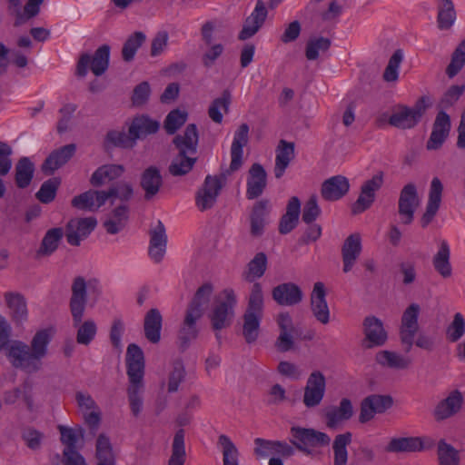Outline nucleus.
<instances>
[{"mask_svg":"<svg viewBox=\"0 0 465 465\" xmlns=\"http://www.w3.org/2000/svg\"><path fill=\"white\" fill-rule=\"evenodd\" d=\"M249 126L247 124H242L236 130L231 147V163L230 170L235 172L242 164V148L248 143Z\"/></svg>","mask_w":465,"mask_h":465,"instance_id":"7c9ffc66","label":"nucleus"},{"mask_svg":"<svg viewBox=\"0 0 465 465\" xmlns=\"http://www.w3.org/2000/svg\"><path fill=\"white\" fill-rule=\"evenodd\" d=\"M272 298L282 306H292L302 301L303 293L301 288L292 282L279 284L272 289Z\"/></svg>","mask_w":465,"mask_h":465,"instance_id":"bb28decb","label":"nucleus"},{"mask_svg":"<svg viewBox=\"0 0 465 465\" xmlns=\"http://www.w3.org/2000/svg\"><path fill=\"white\" fill-rule=\"evenodd\" d=\"M267 185V173L260 163H253L249 170L247 178L246 197L249 200L258 198L262 194Z\"/></svg>","mask_w":465,"mask_h":465,"instance_id":"cd10ccee","label":"nucleus"},{"mask_svg":"<svg viewBox=\"0 0 465 465\" xmlns=\"http://www.w3.org/2000/svg\"><path fill=\"white\" fill-rule=\"evenodd\" d=\"M5 300L14 322L22 324L27 321L28 311L25 297L17 292H6Z\"/></svg>","mask_w":465,"mask_h":465,"instance_id":"72a5a7b5","label":"nucleus"},{"mask_svg":"<svg viewBox=\"0 0 465 465\" xmlns=\"http://www.w3.org/2000/svg\"><path fill=\"white\" fill-rule=\"evenodd\" d=\"M428 99L420 97L412 107L400 105L389 118L391 126L400 129L413 128L420 122L428 107Z\"/></svg>","mask_w":465,"mask_h":465,"instance_id":"6e6552de","label":"nucleus"},{"mask_svg":"<svg viewBox=\"0 0 465 465\" xmlns=\"http://www.w3.org/2000/svg\"><path fill=\"white\" fill-rule=\"evenodd\" d=\"M353 414V408L349 399H342L338 407L326 411V425L331 429L337 428L342 421L349 420Z\"/></svg>","mask_w":465,"mask_h":465,"instance_id":"c9c22d12","label":"nucleus"},{"mask_svg":"<svg viewBox=\"0 0 465 465\" xmlns=\"http://www.w3.org/2000/svg\"><path fill=\"white\" fill-rule=\"evenodd\" d=\"M124 170L122 164H104L93 173L90 183L94 186H102L121 177Z\"/></svg>","mask_w":465,"mask_h":465,"instance_id":"e433bc0d","label":"nucleus"},{"mask_svg":"<svg viewBox=\"0 0 465 465\" xmlns=\"http://www.w3.org/2000/svg\"><path fill=\"white\" fill-rule=\"evenodd\" d=\"M403 60V53L401 49L396 50L391 56L388 64L383 72L385 82H396L399 78V68Z\"/></svg>","mask_w":465,"mask_h":465,"instance_id":"bf43d9fd","label":"nucleus"},{"mask_svg":"<svg viewBox=\"0 0 465 465\" xmlns=\"http://www.w3.org/2000/svg\"><path fill=\"white\" fill-rule=\"evenodd\" d=\"M58 430L61 434V441L64 445V451H67L68 450H77L76 443L79 438L84 436L83 429L78 428L74 430L64 425H59Z\"/></svg>","mask_w":465,"mask_h":465,"instance_id":"13d9d810","label":"nucleus"},{"mask_svg":"<svg viewBox=\"0 0 465 465\" xmlns=\"http://www.w3.org/2000/svg\"><path fill=\"white\" fill-rule=\"evenodd\" d=\"M163 318L157 309H151L145 314L143 330L146 339L152 343H157L161 339Z\"/></svg>","mask_w":465,"mask_h":465,"instance_id":"4c0bfd02","label":"nucleus"},{"mask_svg":"<svg viewBox=\"0 0 465 465\" xmlns=\"http://www.w3.org/2000/svg\"><path fill=\"white\" fill-rule=\"evenodd\" d=\"M349 190V180L345 176L335 175L322 183L321 195L326 201L335 202L347 194Z\"/></svg>","mask_w":465,"mask_h":465,"instance_id":"393cba45","label":"nucleus"},{"mask_svg":"<svg viewBox=\"0 0 465 465\" xmlns=\"http://www.w3.org/2000/svg\"><path fill=\"white\" fill-rule=\"evenodd\" d=\"M465 334V320L461 313L457 312L453 316L451 323L446 330V336L449 341L456 342Z\"/></svg>","mask_w":465,"mask_h":465,"instance_id":"052dcab7","label":"nucleus"},{"mask_svg":"<svg viewBox=\"0 0 465 465\" xmlns=\"http://www.w3.org/2000/svg\"><path fill=\"white\" fill-rule=\"evenodd\" d=\"M443 184L438 177H434L430 185L426 210L420 218V225L426 228L436 216L442 198Z\"/></svg>","mask_w":465,"mask_h":465,"instance_id":"6ab92c4d","label":"nucleus"},{"mask_svg":"<svg viewBox=\"0 0 465 465\" xmlns=\"http://www.w3.org/2000/svg\"><path fill=\"white\" fill-rule=\"evenodd\" d=\"M35 167L28 157H22L15 166V183L19 188L27 187L33 178Z\"/></svg>","mask_w":465,"mask_h":465,"instance_id":"8fccbe9b","label":"nucleus"},{"mask_svg":"<svg viewBox=\"0 0 465 465\" xmlns=\"http://www.w3.org/2000/svg\"><path fill=\"white\" fill-rule=\"evenodd\" d=\"M97 221L94 217L72 219L66 226V240L73 246H79L81 242L96 227Z\"/></svg>","mask_w":465,"mask_h":465,"instance_id":"f3484780","label":"nucleus"},{"mask_svg":"<svg viewBox=\"0 0 465 465\" xmlns=\"http://www.w3.org/2000/svg\"><path fill=\"white\" fill-rule=\"evenodd\" d=\"M128 218L129 208L126 204H122L113 211L111 217L104 223V227L108 233L116 234L125 227Z\"/></svg>","mask_w":465,"mask_h":465,"instance_id":"37998d69","label":"nucleus"},{"mask_svg":"<svg viewBox=\"0 0 465 465\" xmlns=\"http://www.w3.org/2000/svg\"><path fill=\"white\" fill-rule=\"evenodd\" d=\"M267 268V257L264 252H258L248 263V271L245 279L248 282L261 278Z\"/></svg>","mask_w":465,"mask_h":465,"instance_id":"864d4df0","label":"nucleus"},{"mask_svg":"<svg viewBox=\"0 0 465 465\" xmlns=\"http://www.w3.org/2000/svg\"><path fill=\"white\" fill-rule=\"evenodd\" d=\"M60 185V180L57 178H51L44 182L36 193V198L43 203H51L56 195V191Z\"/></svg>","mask_w":465,"mask_h":465,"instance_id":"680f3d73","label":"nucleus"},{"mask_svg":"<svg viewBox=\"0 0 465 465\" xmlns=\"http://www.w3.org/2000/svg\"><path fill=\"white\" fill-rule=\"evenodd\" d=\"M361 239L360 234L353 233L346 238L341 247L343 272L347 273L351 271L356 261L361 255Z\"/></svg>","mask_w":465,"mask_h":465,"instance_id":"c85d7f7f","label":"nucleus"},{"mask_svg":"<svg viewBox=\"0 0 465 465\" xmlns=\"http://www.w3.org/2000/svg\"><path fill=\"white\" fill-rule=\"evenodd\" d=\"M11 327L5 318L0 314V351H6V356L15 368L27 373H35L42 369L43 359L47 355L48 345L52 340L49 329L37 331L30 345L15 340L10 342Z\"/></svg>","mask_w":465,"mask_h":465,"instance_id":"f257e3e1","label":"nucleus"},{"mask_svg":"<svg viewBox=\"0 0 465 465\" xmlns=\"http://www.w3.org/2000/svg\"><path fill=\"white\" fill-rule=\"evenodd\" d=\"M267 9L262 0H258L252 13L245 19L243 27L239 34L240 40H247L253 36L262 26L267 17Z\"/></svg>","mask_w":465,"mask_h":465,"instance_id":"b1692460","label":"nucleus"},{"mask_svg":"<svg viewBox=\"0 0 465 465\" xmlns=\"http://www.w3.org/2000/svg\"><path fill=\"white\" fill-rule=\"evenodd\" d=\"M420 205L417 187L414 183H407L400 193L398 213L403 224H411L414 219L416 209Z\"/></svg>","mask_w":465,"mask_h":465,"instance_id":"4468645a","label":"nucleus"},{"mask_svg":"<svg viewBox=\"0 0 465 465\" xmlns=\"http://www.w3.org/2000/svg\"><path fill=\"white\" fill-rule=\"evenodd\" d=\"M463 396L458 390L452 391L435 406L433 416L436 420L440 421L456 415L462 407Z\"/></svg>","mask_w":465,"mask_h":465,"instance_id":"412c9836","label":"nucleus"},{"mask_svg":"<svg viewBox=\"0 0 465 465\" xmlns=\"http://www.w3.org/2000/svg\"><path fill=\"white\" fill-rule=\"evenodd\" d=\"M438 459L440 465H459L460 456L457 450L443 440L438 444Z\"/></svg>","mask_w":465,"mask_h":465,"instance_id":"4d7b16f0","label":"nucleus"},{"mask_svg":"<svg viewBox=\"0 0 465 465\" xmlns=\"http://www.w3.org/2000/svg\"><path fill=\"white\" fill-rule=\"evenodd\" d=\"M237 300L232 289L223 290L216 298L208 314L212 329L220 342V331L229 328L234 318V307Z\"/></svg>","mask_w":465,"mask_h":465,"instance_id":"39448f33","label":"nucleus"},{"mask_svg":"<svg viewBox=\"0 0 465 465\" xmlns=\"http://www.w3.org/2000/svg\"><path fill=\"white\" fill-rule=\"evenodd\" d=\"M110 49L108 45H103L96 49L93 56L86 53L82 54L76 64L75 74L79 77H84L89 66L92 73L96 76L104 74L109 66Z\"/></svg>","mask_w":465,"mask_h":465,"instance_id":"0eeeda50","label":"nucleus"},{"mask_svg":"<svg viewBox=\"0 0 465 465\" xmlns=\"http://www.w3.org/2000/svg\"><path fill=\"white\" fill-rule=\"evenodd\" d=\"M352 435L351 432L338 434L332 443L333 464L346 465L348 460L347 446L351 442Z\"/></svg>","mask_w":465,"mask_h":465,"instance_id":"49530a36","label":"nucleus"},{"mask_svg":"<svg viewBox=\"0 0 465 465\" xmlns=\"http://www.w3.org/2000/svg\"><path fill=\"white\" fill-rule=\"evenodd\" d=\"M322 210L318 204L317 197L312 195L304 204L302 219L305 223L311 224L320 216Z\"/></svg>","mask_w":465,"mask_h":465,"instance_id":"69168bd1","label":"nucleus"},{"mask_svg":"<svg viewBox=\"0 0 465 465\" xmlns=\"http://www.w3.org/2000/svg\"><path fill=\"white\" fill-rule=\"evenodd\" d=\"M97 281L86 282L82 276H77L72 283V295L69 302L73 327L76 329V342L81 345H89L95 338L97 325L93 319L83 321L87 303V288H96Z\"/></svg>","mask_w":465,"mask_h":465,"instance_id":"f03ea898","label":"nucleus"},{"mask_svg":"<svg viewBox=\"0 0 465 465\" xmlns=\"http://www.w3.org/2000/svg\"><path fill=\"white\" fill-rule=\"evenodd\" d=\"M217 446L222 452L223 465H239V450L227 435L218 437Z\"/></svg>","mask_w":465,"mask_h":465,"instance_id":"a18cd8bd","label":"nucleus"},{"mask_svg":"<svg viewBox=\"0 0 465 465\" xmlns=\"http://www.w3.org/2000/svg\"><path fill=\"white\" fill-rule=\"evenodd\" d=\"M166 245L165 227L161 221H158L156 226L150 231L148 254L153 262L159 263L163 261L166 252Z\"/></svg>","mask_w":465,"mask_h":465,"instance_id":"5701e85b","label":"nucleus"},{"mask_svg":"<svg viewBox=\"0 0 465 465\" xmlns=\"http://www.w3.org/2000/svg\"><path fill=\"white\" fill-rule=\"evenodd\" d=\"M375 361L382 367L393 370H405L411 364L409 357L391 351H381L375 356Z\"/></svg>","mask_w":465,"mask_h":465,"instance_id":"ea45409f","label":"nucleus"},{"mask_svg":"<svg viewBox=\"0 0 465 465\" xmlns=\"http://www.w3.org/2000/svg\"><path fill=\"white\" fill-rule=\"evenodd\" d=\"M275 165H274V175L276 179H280L284 174L290 163L295 157V145L292 142L286 140H280L275 149Z\"/></svg>","mask_w":465,"mask_h":465,"instance_id":"c756f323","label":"nucleus"},{"mask_svg":"<svg viewBox=\"0 0 465 465\" xmlns=\"http://www.w3.org/2000/svg\"><path fill=\"white\" fill-rule=\"evenodd\" d=\"M383 183L384 173L378 172L361 184L360 195L351 206L353 214L361 213L371 206L375 201L376 193L382 187Z\"/></svg>","mask_w":465,"mask_h":465,"instance_id":"9b49d317","label":"nucleus"},{"mask_svg":"<svg viewBox=\"0 0 465 465\" xmlns=\"http://www.w3.org/2000/svg\"><path fill=\"white\" fill-rule=\"evenodd\" d=\"M331 46V40L326 37H314L311 38L306 45L305 56L308 60H316L320 53H324L329 50Z\"/></svg>","mask_w":465,"mask_h":465,"instance_id":"6e6d98bb","label":"nucleus"},{"mask_svg":"<svg viewBox=\"0 0 465 465\" xmlns=\"http://www.w3.org/2000/svg\"><path fill=\"white\" fill-rule=\"evenodd\" d=\"M145 35L143 32H134L124 43L122 49L123 59L130 62L134 59L137 50L145 41Z\"/></svg>","mask_w":465,"mask_h":465,"instance_id":"5fc2aeb1","label":"nucleus"},{"mask_svg":"<svg viewBox=\"0 0 465 465\" xmlns=\"http://www.w3.org/2000/svg\"><path fill=\"white\" fill-rule=\"evenodd\" d=\"M222 188L223 183L220 177L207 175L203 186L195 195V204L199 211L204 212L213 207Z\"/></svg>","mask_w":465,"mask_h":465,"instance_id":"2eb2a0df","label":"nucleus"},{"mask_svg":"<svg viewBox=\"0 0 465 465\" xmlns=\"http://www.w3.org/2000/svg\"><path fill=\"white\" fill-rule=\"evenodd\" d=\"M198 132L196 125L190 124L186 126L183 134L173 138V144L178 153L172 160L168 167L173 176H183L190 173L195 164L197 158Z\"/></svg>","mask_w":465,"mask_h":465,"instance_id":"7ed1b4c3","label":"nucleus"},{"mask_svg":"<svg viewBox=\"0 0 465 465\" xmlns=\"http://www.w3.org/2000/svg\"><path fill=\"white\" fill-rule=\"evenodd\" d=\"M184 435L185 433L183 429H180L175 432L172 443V454L168 460V465H184L186 460Z\"/></svg>","mask_w":465,"mask_h":465,"instance_id":"de8ad7c7","label":"nucleus"},{"mask_svg":"<svg viewBox=\"0 0 465 465\" xmlns=\"http://www.w3.org/2000/svg\"><path fill=\"white\" fill-rule=\"evenodd\" d=\"M163 185V177L156 166L147 167L141 174L140 186L144 191V199H153Z\"/></svg>","mask_w":465,"mask_h":465,"instance_id":"2f4dec72","label":"nucleus"},{"mask_svg":"<svg viewBox=\"0 0 465 465\" xmlns=\"http://www.w3.org/2000/svg\"><path fill=\"white\" fill-rule=\"evenodd\" d=\"M291 442L306 455L312 454V448L329 445L330 437L322 431L314 429H306L298 426L291 428Z\"/></svg>","mask_w":465,"mask_h":465,"instance_id":"1a4fd4ad","label":"nucleus"},{"mask_svg":"<svg viewBox=\"0 0 465 465\" xmlns=\"http://www.w3.org/2000/svg\"><path fill=\"white\" fill-rule=\"evenodd\" d=\"M199 311L186 310L184 319L178 331V343L181 350H186L197 339L199 328L197 321L202 318Z\"/></svg>","mask_w":465,"mask_h":465,"instance_id":"a211bd4d","label":"nucleus"},{"mask_svg":"<svg viewBox=\"0 0 465 465\" xmlns=\"http://www.w3.org/2000/svg\"><path fill=\"white\" fill-rule=\"evenodd\" d=\"M207 46V50L202 55V64L205 68H211L223 54L224 47L222 44H213Z\"/></svg>","mask_w":465,"mask_h":465,"instance_id":"774afa93","label":"nucleus"},{"mask_svg":"<svg viewBox=\"0 0 465 465\" xmlns=\"http://www.w3.org/2000/svg\"><path fill=\"white\" fill-rule=\"evenodd\" d=\"M213 293V286L210 283H204L195 292L192 302L186 310L199 311V314L203 315L204 306L209 302Z\"/></svg>","mask_w":465,"mask_h":465,"instance_id":"603ef678","label":"nucleus"},{"mask_svg":"<svg viewBox=\"0 0 465 465\" xmlns=\"http://www.w3.org/2000/svg\"><path fill=\"white\" fill-rule=\"evenodd\" d=\"M450 130V116L443 111H440L434 121L432 132L427 142L428 150L439 149L449 135Z\"/></svg>","mask_w":465,"mask_h":465,"instance_id":"a878e982","label":"nucleus"},{"mask_svg":"<svg viewBox=\"0 0 465 465\" xmlns=\"http://www.w3.org/2000/svg\"><path fill=\"white\" fill-rule=\"evenodd\" d=\"M326 379L320 371H313L309 375L303 389L302 402L308 409L319 406L325 395Z\"/></svg>","mask_w":465,"mask_h":465,"instance_id":"f8f14e48","label":"nucleus"},{"mask_svg":"<svg viewBox=\"0 0 465 465\" xmlns=\"http://www.w3.org/2000/svg\"><path fill=\"white\" fill-rule=\"evenodd\" d=\"M160 127L159 122L142 115L135 117L129 127V134L134 141L143 138L149 134H155Z\"/></svg>","mask_w":465,"mask_h":465,"instance_id":"79ce46f5","label":"nucleus"},{"mask_svg":"<svg viewBox=\"0 0 465 465\" xmlns=\"http://www.w3.org/2000/svg\"><path fill=\"white\" fill-rule=\"evenodd\" d=\"M437 25L440 30H449L456 21L457 14L452 0H436Z\"/></svg>","mask_w":465,"mask_h":465,"instance_id":"58836bf2","label":"nucleus"},{"mask_svg":"<svg viewBox=\"0 0 465 465\" xmlns=\"http://www.w3.org/2000/svg\"><path fill=\"white\" fill-rule=\"evenodd\" d=\"M420 307L418 303H411L403 312L400 327V339L404 351L410 352L413 344L415 336L419 331V315Z\"/></svg>","mask_w":465,"mask_h":465,"instance_id":"9d476101","label":"nucleus"},{"mask_svg":"<svg viewBox=\"0 0 465 465\" xmlns=\"http://www.w3.org/2000/svg\"><path fill=\"white\" fill-rule=\"evenodd\" d=\"M231 104V94L228 91H224L221 97H218L213 101L209 109V117L216 124H221L223 118L222 111L225 114L229 111Z\"/></svg>","mask_w":465,"mask_h":465,"instance_id":"3c124183","label":"nucleus"},{"mask_svg":"<svg viewBox=\"0 0 465 465\" xmlns=\"http://www.w3.org/2000/svg\"><path fill=\"white\" fill-rule=\"evenodd\" d=\"M280 329V334L276 340L275 346L279 351L286 352L292 349L296 330L292 319L288 312H281L276 318Z\"/></svg>","mask_w":465,"mask_h":465,"instance_id":"aec40b11","label":"nucleus"},{"mask_svg":"<svg viewBox=\"0 0 465 465\" xmlns=\"http://www.w3.org/2000/svg\"><path fill=\"white\" fill-rule=\"evenodd\" d=\"M64 236V230L60 227L48 230L37 251V256H49L58 248L59 242Z\"/></svg>","mask_w":465,"mask_h":465,"instance_id":"c03bdc74","label":"nucleus"},{"mask_svg":"<svg viewBox=\"0 0 465 465\" xmlns=\"http://www.w3.org/2000/svg\"><path fill=\"white\" fill-rule=\"evenodd\" d=\"M187 120V114L178 109L171 111L164 121V128L169 134H173Z\"/></svg>","mask_w":465,"mask_h":465,"instance_id":"0e129e2a","label":"nucleus"},{"mask_svg":"<svg viewBox=\"0 0 465 465\" xmlns=\"http://www.w3.org/2000/svg\"><path fill=\"white\" fill-rule=\"evenodd\" d=\"M392 404L393 400L389 395L372 394L366 397L361 403L360 422H368L375 414L385 412Z\"/></svg>","mask_w":465,"mask_h":465,"instance_id":"dca6fc26","label":"nucleus"},{"mask_svg":"<svg viewBox=\"0 0 465 465\" xmlns=\"http://www.w3.org/2000/svg\"><path fill=\"white\" fill-rule=\"evenodd\" d=\"M263 315V295L260 283H254L250 294L247 309L242 316V335L247 343L254 342L260 333Z\"/></svg>","mask_w":465,"mask_h":465,"instance_id":"423d86ee","label":"nucleus"},{"mask_svg":"<svg viewBox=\"0 0 465 465\" xmlns=\"http://www.w3.org/2000/svg\"><path fill=\"white\" fill-rule=\"evenodd\" d=\"M74 143L66 144L52 152L42 165L43 172L53 173L55 170L65 164L75 153Z\"/></svg>","mask_w":465,"mask_h":465,"instance_id":"473e14b6","label":"nucleus"},{"mask_svg":"<svg viewBox=\"0 0 465 465\" xmlns=\"http://www.w3.org/2000/svg\"><path fill=\"white\" fill-rule=\"evenodd\" d=\"M364 338L361 341L363 349L383 346L388 340V333L382 322L375 316H367L362 322Z\"/></svg>","mask_w":465,"mask_h":465,"instance_id":"ddd939ff","label":"nucleus"},{"mask_svg":"<svg viewBox=\"0 0 465 465\" xmlns=\"http://www.w3.org/2000/svg\"><path fill=\"white\" fill-rule=\"evenodd\" d=\"M96 465H116V458L110 438L100 433L95 442Z\"/></svg>","mask_w":465,"mask_h":465,"instance_id":"a19ab883","label":"nucleus"},{"mask_svg":"<svg viewBox=\"0 0 465 465\" xmlns=\"http://www.w3.org/2000/svg\"><path fill=\"white\" fill-rule=\"evenodd\" d=\"M423 449L422 442L419 438H394L392 439L386 450L388 452H411Z\"/></svg>","mask_w":465,"mask_h":465,"instance_id":"09e8293b","label":"nucleus"},{"mask_svg":"<svg viewBox=\"0 0 465 465\" xmlns=\"http://www.w3.org/2000/svg\"><path fill=\"white\" fill-rule=\"evenodd\" d=\"M186 375L185 369L181 362H175L168 374L167 391L169 393L176 392L181 383L184 381Z\"/></svg>","mask_w":465,"mask_h":465,"instance_id":"e2e57ef3","label":"nucleus"},{"mask_svg":"<svg viewBox=\"0 0 465 465\" xmlns=\"http://www.w3.org/2000/svg\"><path fill=\"white\" fill-rule=\"evenodd\" d=\"M311 309L313 316L322 324L330 322V310L326 301L325 286L322 282H317L313 285L311 294Z\"/></svg>","mask_w":465,"mask_h":465,"instance_id":"4be33fe9","label":"nucleus"},{"mask_svg":"<svg viewBox=\"0 0 465 465\" xmlns=\"http://www.w3.org/2000/svg\"><path fill=\"white\" fill-rule=\"evenodd\" d=\"M125 361L130 382L127 389L128 400L132 413L137 417L143 409L141 392L143 387L144 356L142 349L134 343L130 344Z\"/></svg>","mask_w":465,"mask_h":465,"instance_id":"20e7f679","label":"nucleus"},{"mask_svg":"<svg viewBox=\"0 0 465 465\" xmlns=\"http://www.w3.org/2000/svg\"><path fill=\"white\" fill-rule=\"evenodd\" d=\"M450 260V245L446 240H440L439 249L432 258V265L434 270L444 279L450 278L452 275V267Z\"/></svg>","mask_w":465,"mask_h":465,"instance_id":"f704fd0d","label":"nucleus"},{"mask_svg":"<svg viewBox=\"0 0 465 465\" xmlns=\"http://www.w3.org/2000/svg\"><path fill=\"white\" fill-rule=\"evenodd\" d=\"M106 139L113 145L124 148L133 147L135 143L133 136L124 131H110L106 135Z\"/></svg>","mask_w":465,"mask_h":465,"instance_id":"338daca9","label":"nucleus"}]
</instances>
